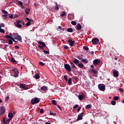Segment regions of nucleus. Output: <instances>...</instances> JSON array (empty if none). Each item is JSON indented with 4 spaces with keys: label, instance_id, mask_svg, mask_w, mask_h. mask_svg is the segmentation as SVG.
Segmentation results:
<instances>
[{
    "label": "nucleus",
    "instance_id": "nucleus-59",
    "mask_svg": "<svg viewBox=\"0 0 124 124\" xmlns=\"http://www.w3.org/2000/svg\"><path fill=\"white\" fill-rule=\"evenodd\" d=\"M26 20H27V21H29V22H30V21H31V19H30L29 17H27V18H26Z\"/></svg>",
    "mask_w": 124,
    "mask_h": 124
},
{
    "label": "nucleus",
    "instance_id": "nucleus-24",
    "mask_svg": "<svg viewBox=\"0 0 124 124\" xmlns=\"http://www.w3.org/2000/svg\"><path fill=\"white\" fill-rule=\"evenodd\" d=\"M81 62H85V63H88V60H87V59H82Z\"/></svg>",
    "mask_w": 124,
    "mask_h": 124
},
{
    "label": "nucleus",
    "instance_id": "nucleus-51",
    "mask_svg": "<svg viewBox=\"0 0 124 124\" xmlns=\"http://www.w3.org/2000/svg\"><path fill=\"white\" fill-rule=\"evenodd\" d=\"M64 79L65 80V81H67V77L66 76H64Z\"/></svg>",
    "mask_w": 124,
    "mask_h": 124
},
{
    "label": "nucleus",
    "instance_id": "nucleus-8",
    "mask_svg": "<svg viewBox=\"0 0 124 124\" xmlns=\"http://www.w3.org/2000/svg\"><path fill=\"white\" fill-rule=\"evenodd\" d=\"M12 120V118H9L7 121L5 120V117L3 118V124H8V122H10Z\"/></svg>",
    "mask_w": 124,
    "mask_h": 124
},
{
    "label": "nucleus",
    "instance_id": "nucleus-2",
    "mask_svg": "<svg viewBox=\"0 0 124 124\" xmlns=\"http://www.w3.org/2000/svg\"><path fill=\"white\" fill-rule=\"evenodd\" d=\"M14 39L18 40L19 42H22V37L17 34H14Z\"/></svg>",
    "mask_w": 124,
    "mask_h": 124
},
{
    "label": "nucleus",
    "instance_id": "nucleus-7",
    "mask_svg": "<svg viewBox=\"0 0 124 124\" xmlns=\"http://www.w3.org/2000/svg\"><path fill=\"white\" fill-rule=\"evenodd\" d=\"M99 42V39H98V38H96L93 39L92 41V42L93 44V45H94L95 44H97Z\"/></svg>",
    "mask_w": 124,
    "mask_h": 124
},
{
    "label": "nucleus",
    "instance_id": "nucleus-46",
    "mask_svg": "<svg viewBox=\"0 0 124 124\" xmlns=\"http://www.w3.org/2000/svg\"><path fill=\"white\" fill-rule=\"evenodd\" d=\"M16 24H21V21L19 20H16Z\"/></svg>",
    "mask_w": 124,
    "mask_h": 124
},
{
    "label": "nucleus",
    "instance_id": "nucleus-44",
    "mask_svg": "<svg viewBox=\"0 0 124 124\" xmlns=\"http://www.w3.org/2000/svg\"><path fill=\"white\" fill-rule=\"evenodd\" d=\"M30 25H31V22L28 21V22L26 23V26L27 27H29V26H30Z\"/></svg>",
    "mask_w": 124,
    "mask_h": 124
},
{
    "label": "nucleus",
    "instance_id": "nucleus-42",
    "mask_svg": "<svg viewBox=\"0 0 124 124\" xmlns=\"http://www.w3.org/2000/svg\"><path fill=\"white\" fill-rule=\"evenodd\" d=\"M12 41H13L11 40V39L9 40V44H13V42Z\"/></svg>",
    "mask_w": 124,
    "mask_h": 124
},
{
    "label": "nucleus",
    "instance_id": "nucleus-50",
    "mask_svg": "<svg viewBox=\"0 0 124 124\" xmlns=\"http://www.w3.org/2000/svg\"><path fill=\"white\" fill-rule=\"evenodd\" d=\"M19 4H20V5H23V2L21 1H18Z\"/></svg>",
    "mask_w": 124,
    "mask_h": 124
},
{
    "label": "nucleus",
    "instance_id": "nucleus-30",
    "mask_svg": "<svg viewBox=\"0 0 124 124\" xmlns=\"http://www.w3.org/2000/svg\"><path fill=\"white\" fill-rule=\"evenodd\" d=\"M39 64L42 66H44V65H45V63H43V62H39Z\"/></svg>",
    "mask_w": 124,
    "mask_h": 124
},
{
    "label": "nucleus",
    "instance_id": "nucleus-22",
    "mask_svg": "<svg viewBox=\"0 0 124 124\" xmlns=\"http://www.w3.org/2000/svg\"><path fill=\"white\" fill-rule=\"evenodd\" d=\"M73 62H74V63H75V64H78V63H79V60H77V59H75L73 61Z\"/></svg>",
    "mask_w": 124,
    "mask_h": 124
},
{
    "label": "nucleus",
    "instance_id": "nucleus-53",
    "mask_svg": "<svg viewBox=\"0 0 124 124\" xmlns=\"http://www.w3.org/2000/svg\"><path fill=\"white\" fill-rule=\"evenodd\" d=\"M40 113H44V110H43V109H40Z\"/></svg>",
    "mask_w": 124,
    "mask_h": 124
},
{
    "label": "nucleus",
    "instance_id": "nucleus-12",
    "mask_svg": "<svg viewBox=\"0 0 124 124\" xmlns=\"http://www.w3.org/2000/svg\"><path fill=\"white\" fill-rule=\"evenodd\" d=\"M113 73L114 77H118V76H119L118 72L116 70H113Z\"/></svg>",
    "mask_w": 124,
    "mask_h": 124
},
{
    "label": "nucleus",
    "instance_id": "nucleus-5",
    "mask_svg": "<svg viewBox=\"0 0 124 124\" xmlns=\"http://www.w3.org/2000/svg\"><path fill=\"white\" fill-rule=\"evenodd\" d=\"M6 38H9V39H11L14 42H16V41L14 39V38L12 37V34L10 33L9 35H6L5 36Z\"/></svg>",
    "mask_w": 124,
    "mask_h": 124
},
{
    "label": "nucleus",
    "instance_id": "nucleus-31",
    "mask_svg": "<svg viewBox=\"0 0 124 124\" xmlns=\"http://www.w3.org/2000/svg\"><path fill=\"white\" fill-rule=\"evenodd\" d=\"M51 102H52V104H53V105H57V103L56 102V100H52L51 101Z\"/></svg>",
    "mask_w": 124,
    "mask_h": 124
},
{
    "label": "nucleus",
    "instance_id": "nucleus-34",
    "mask_svg": "<svg viewBox=\"0 0 124 124\" xmlns=\"http://www.w3.org/2000/svg\"><path fill=\"white\" fill-rule=\"evenodd\" d=\"M7 16H8V15H3L2 17H4L3 19L4 20H6V18H7Z\"/></svg>",
    "mask_w": 124,
    "mask_h": 124
},
{
    "label": "nucleus",
    "instance_id": "nucleus-17",
    "mask_svg": "<svg viewBox=\"0 0 124 124\" xmlns=\"http://www.w3.org/2000/svg\"><path fill=\"white\" fill-rule=\"evenodd\" d=\"M41 90L45 92L46 91H47L48 88H47V87L46 86H43L41 88Z\"/></svg>",
    "mask_w": 124,
    "mask_h": 124
},
{
    "label": "nucleus",
    "instance_id": "nucleus-41",
    "mask_svg": "<svg viewBox=\"0 0 124 124\" xmlns=\"http://www.w3.org/2000/svg\"><path fill=\"white\" fill-rule=\"evenodd\" d=\"M9 100V96H7L5 97V100L6 102H7Z\"/></svg>",
    "mask_w": 124,
    "mask_h": 124
},
{
    "label": "nucleus",
    "instance_id": "nucleus-19",
    "mask_svg": "<svg viewBox=\"0 0 124 124\" xmlns=\"http://www.w3.org/2000/svg\"><path fill=\"white\" fill-rule=\"evenodd\" d=\"M92 72L96 75L97 74V71H96L94 68L92 69Z\"/></svg>",
    "mask_w": 124,
    "mask_h": 124
},
{
    "label": "nucleus",
    "instance_id": "nucleus-33",
    "mask_svg": "<svg viewBox=\"0 0 124 124\" xmlns=\"http://www.w3.org/2000/svg\"><path fill=\"white\" fill-rule=\"evenodd\" d=\"M71 24L73 26H76V24H77V23L75 21H73L71 22Z\"/></svg>",
    "mask_w": 124,
    "mask_h": 124
},
{
    "label": "nucleus",
    "instance_id": "nucleus-62",
    "mask_svg": "<svg viewBox=\"0 0 124 124\" xmlns=\"http://www.w3.org/2000/svg\"><path fill=\"white\" fill-rule=\"evenodd\" d=\"M58 29H59V30H61L62 29V27L59 26Z\"/></svg>",
    "mask_w": 124,
    "mask_h": 124
},
{
    "label": "nucleus",
    "instance_id": "nucleus-57",
    "mask_svg": "<svg viewBox=\"0 0 124 124\" xmlns=\"http://www.w3.org/2000/svg\"><path fill=\"white\" fill-rule=\"evenodd\" d=\"M50 114L51 115H56V113H53V112H50Z\"/></svg>",
    "mask_w": 124,
    "mask_h": 124
},
{
    "label": "nucleus",
    "instance_id": "nucleus-55",
    "mask_svg": "<svg viewBox=\"0 0 124 124\" xmlns=\"http://www.w3.org/2000/svg\"><path fill=\"white\" fill-rule=\"evenodd\" d=\"M78 60H82L83 58L81 57L80 56H78Z\"/></svg>",
    "mask_w": 124,
    "mask_h": 124
},
{
    "label": "nucleus",
    "instance_id": "nucleus-49",
    "mask_svg": "<svg viewBox=\"0 0 124 124\" xmlns=\"http://www.w3.org/2000/svg\"><path fill=\"white\" fill-rule=\"evenodd\" d=\"M64 49H65L66 50H67V49H69L68 46H64Z\"/></svg>",
    "mask_w": 124,
    "mask_h": 124
},
{
    "label": "nucleus",
    "instance_id": "nucleus-47",
    "mask_svg": "<svg viewBox=\"0 0 124 124\" xmlns=\"http://www.w3.org/2000/svg\"><path fill=\"white\" fill-rule=\"evenodd\" d=\"M11 61L13 62H16V60H15L13 58L11 59Z\"/></svg>",
    "mask_w": 124,
    "mask_h": 124
},
{
    "label": "nucleus",
    "instance_id": "nucleus-11",
    "mask_svg": "<svg viewBox=\"0 0 124 124\" xmlns=\"http://www.w3.org/2000/svg\"><path fill=\"white\" fill-rule=\"evenodd\" d=\"M84 113H81L78 115V118L77 119V121H80V120H83V115Z\"/></svg>",
    "mask_w": 124,
    "mask_h": 124
},
{
    "label": "nucleus",
    "instance_id": "nucleus-64",
    "mask_svg": "<svg viewBox=\"0 0 124 124\" xmlns=\"http://www.w3.org/2000/svg\"><path fill=\"white\" fill-rule=\"evenodd\" d=\"M45 124H51L50 123H48V122H46Z\"/></svg>",
    "mask_w": 124,
    "mask_h": 124
},
{
    "label": "nucleus",
    "instance_id": "nucleus-15",
    "mask_svg": "<svg viewBox=\"0 0 124 124\" xmlns=\"http://www.w3.org/2000/svg\"><path fill=\"white\" fill-rule=\"evenodd\" d=\"M76 27H77V30L78 31H80V30H81L82 29V26H81V25L78 23L76 25Z\"/></svg>",
    "mask_w": 124,
    "mask_h": 124
},
{
    "label": "nucleus",
    "instance_id": "nucleus-48",
    "mask_svg": "<svg viewBox=\"0 0 124 124\" xmlns=\"http://www.w3.org/2000/svg\"><path fill=\"white\" fill-rule=\"evenodd\" d=\"M119 90L121 93H124V89H123V88H119Z\"/></svg>",
    "mask_w": 124,
    "mask_h": 124
},
{
    "label": "nucleus",
    "instance_id": "nucleus-27",
    "mask_svg": "<svg viewBox=\"0 0 124 124\" xmlns=\"http://www.w3.org/2000/svg\"><path fill=\"white\" fill-rule=\"evenodd\" d=\"M16 27H17V28H22V25L20 24V23L16 24Z\"/></svg>",
    "mask_w": 124,
    "mask_h": 124
},
{
    "label": "nucleus",
    "instance_id": "nucleus-21",
    "mask_svg": "<svg viewBox=\"0 0 124 124\" xmlns=\"http://www.w3.org/2000/svg\"><path fill=\"white\" fill-rule=\"evenodd\" d=\"M83 98H84V95H79L78 96V99L79 100H83Z\"/></svg>",
    "mask_w": 124,
    "mask_h": 124
},
{
    "label": "nucleus",
    "instance_id": "nucleus-43",
    "mask_svg": "<svg viewBox=\"0 0 124 124\" xmlns=\"http://www.w3.org/2000/svg\"><path fill=\"white\" fill-rule=\"evenodd\" d=\"M83 49L86 51H88V50H89V47L88 46H84Z\"/></svg>",
    "mask_w": 124,
    "mask_h": 124
},
{
    "label": "nucleus",
    "instance_id": "nucleus-32",
    "mask_svg": "<svg viewBox=\"0 0 124 124\" xmlns=\"http://www.w3.org/2000/svg\"><path fill=\"white\" fill-rule=\"evenodd\" d=\"M119 96H114L113 98V100H115L116 101H117V100H119Z\"/></svg>",
    "mask_w": 124,
    "mask_h": 124
},
{
    "label": "nucleus",
    "instance_id": "nucleus-26",
    "mask_svg": "<svg viewBox=\"0 0 124 124\" xmlns=\"http://www.w3.org/2000/svg\"><path fill=\"white\" fill-rule=\"evenodd\" d=\"M85 108L86 109H91V108H92V105H87L85 107Z\"/></svg>",
    "mask_w": 124,
    "mask_h": 124
},
{
    "label": "nucleus",
    "instance_id": "nucleus-60",
    "mask_svg": "<svg viewBox=\"0 0 124 124\" xmlns=\"http://www.w3.org/2000/svg\"><path fill=\"white\" fill-rule=\"evenodd\" d=\"M20 7H21V8L22 9H24V6H23V5H20Z\"/></svg>",
    "mask_w": 124,
    "mask_h": 124
},
{
    "label": "nucleus",
    "instance_id": "nucleus-9",
    "mask_svg": "<svg viewBox=\"0 0 124 124\" xmlns=\"http://www.w3.org/2000/svg\"><path fill=\"white\" fill-rule=\"evenodd\" d=\"M12 71H13V72H14L15 75H14V77L16 78L18 77V73H19V71H18V70L15 69H13Z\"/></svg>",
    "mask_w": 124,
    "mask_h": 124
},
{
    "label": "nucleus",
    "instance_id": "nucleus-20",
    "mask_svg": "<svg viewBox=\"0 0 124 124\" xmlns=\"http://www.w3.org/2000/svg\"><path fill=\"white\" fill-rule=\"evenodd\" d=\"M78 67L80 68H83V67H84V64L82 63H79L78 64Z\"/></svg>",
    "mask_w": 124,
    "mask_h": 124
},
{
    "label": "nucleus",
    "instance_id": "nucleus-45",
    "mask_svg": "<svg viewBox=\"0 0 124 124\" xmlns=\"http://www.w3.org/2000/svg\"><path fill=\"white\" fill-rule=\"evenodd\" d=\"M65 15V12H62V13L61 14V16L62 17H63Z\"/></svg>",
    "mask_w": 124,
    "mask_h": 124
},
{
    "label": "nucleus",
    "instance_id": "nucleus-3",
    "mask_svg": "<svg viewBox=\"0 0 124 124\" xmlns=\"http://www.w3.org/2000/svg\"><path fill=\"white\" fill-rule=\"evenodd\" d=\"M98 87L100 91H101L102 92H104L105 91V85L103 84H99Z\"/></svg>",
    "mask_w": 124,
    "mask_h": 124
},
{
    "label": "nucleus",
    "instance_id": "nucleus-16",
    "mask_svg": "<svg viewBox=\"0 0 124 124\" xmlns=\"http://www.w3.org/2000/svg\"><path fill=\"white\" fill-rule=\"evenodd\" d=\"M8 118H10L11 119H13V117H14V115L13 114L12 112H9L8 115Z\"/></svg>",
    "mask_w": 124,
    "mask_h": 124
},
{
    "label": "nucleus",
    "instance_id": "nucleus-54",
    "mask_svg": "<svg viewBox=\"0 0 124 124\" xmlns=\"http://www.w3.org/2000/svg\"><path fill=\"white\" fill-rule=\"evenodd\" d=\"M0 26V27H2V28H3V27H4V24L1 23Z\"/></svg>",
    "mask_w": 124,
    "mask_h": 124
},
{
    "label": "nucleus",
    "instance_id": "nucleus-58",
    "mask_svg": "<svg viewBox=\"0 0 124 124\" xmlns=\"http://www.w3.org/2000/svg\"><path fill=\"white\" fill-rule=\"evenodd\" d=\"M9 17L10 18V19H12V18H13V15H11L9 16Z\"/></svg>",
    "mask_w": 124,
    "mask_h": 124
},
{
    "label": "nucleus",
    "instance_id": "nucleus-39",
    "mask_svg": "<svg viewBox=\"0 0 124 124\" xmlns=\"http://www.w3.org/2000/svg\"><path fill=\"white\" fill-rule=\"evenodd\" d=\"M68 83L69 84V85H70L72 83V81H71V78H70L68 80Z\"/></svg>",
    "mask_w": 124,
    "mask_h": 124
},
{
    "label": "nucleus",
    "instance_id": "nucleus-61",
    "mask_svg": "<svg viewBox=\"0 0 124 124\" xmlns=\"http://www.w3.org/2000/svg\"><path fill=\"white\" fill-rule=\"evenodd\" d=\"M93 67H94V66H93V65H92L91 66V68H93Z\"/></svg>",
    "mask_w": 124,
    "mask_h": 124
},
{
    "label": "nucleus",
    "instance_id": "nucleus-13",
    "mask_svg": "<svg viewBox=\"0 0 124 124\" xmlns=\"http://www.w3.org/2000/svg\"><path fill=\"white\" fill-rule=\"evenodd\" d=\"M20 88L21 89H23V90H29V88L27 87H26V85L25 84H21L20 85Z\"/></svg>",
    "mask_w": 124,
    "mask_h": 124
},
{
    "label": "nucleus",
    "instance_id": "nucleus-4",
    "mask_svg": "<svg viewBox=\"0 0 124 124\" xmlns=\"http://www.w3.org/2000/svg\"><path fill=\"white\" fill-rule=\"evenodd\" d=\"M64 68L67 70L68 72H71V66L68 64H65L64 65Z\"/></svg>",
    "mask_w": 124,
    "mask_h": 124
},
{
    "label": "nucleus",
    "instance_id": "nucleus-36",
    "mask_svg": "<svg viewBox=\"0 0 124 124\" xmlns=\"http://www.w3.org/2000/svg\"><path fill=\"white\" fill-rule=\"evenodd\" d=\"M59 9L60 8L59 7V6H58V4H56V6H55V10H59Z\"/></svg>",
    "mask_w": 124,
    "mask_h": 124
},
{
    "label": "nucleus",
    "instance_id": "nucleus-52",
    "mask_svg": "<svg viewBox=\"0 0 124 124\" xmlns=\"http://www.w3.org/2000/svg\"><path fill=\"white\" fill-rule=\"evenodd\" d=\"M78 106H79L78 105H76L75 106H74L73 108H78Z\"/></svg>",
    "mask_w": 124,
    "mask_h": 124
},
{
    "label": "nucleus",
    "instance_id": "nucleus-35",
    "mask_svg": "<svg viewBox=\"0 0 124 124\" xmlns=\"http://www.w3.org/2000/svg\"><path fill=\"white\" fill-rule=\"evenodd\" d=\"M2 12H3V13H4V14H5L7 15L8 14V13H7V11H5V10H2Z\"/></svg>",
    "mask_w": 124,
    "mask_h": 124
},
{
    "label": "nucleus",
    "instance_id": "nucleus-6",
    "mask_svg": "<svg viewBox=\"0 0 124 124\" xmlns=\"http://www.w3.org/2000/svg\"><path fill=\"white\" fill-rule=\"evenodd\" d=\"M100 63V60L99 59H95L93 61V64L94 65H98Z\"/></svg>",
    "mask_w": 124,
    "mask_h": 124
},
{
    "label": "nucleus",
    "instance_id": "nucleus-25",
    "mask_svg": "<svg viewBox=\"0 0 124 124\" xmlns=\"http://www.w3.org/2000/svg\"><path fill=\"white\" fill-rule=\"evenodd\" d=\"M30 11H31V9L30 8H27L25 10V12L27 15L29 14Z\"/></svg>",
    "mask_w": 124,
    "mask_h": 124
},
{
    "label": "nucleus",
    "instance_id": "nucleus-14",
    "mask_svg": "<svg viewBox=\"0 0 124 124\" xmlns=\"http://www.w3.org/2000/svg\"><path fill=\"white\" fill-rule=\"evenodd\" d=\"M0 112L2 114H4L5 112V108L4 106L0 107Z\"/></svg>",
    "mask_w": 124,
    "mask_h": 124
},
{
    "label": "nucleus",
    "instance_id": "nucleus-18",
    "mask_svg": "<svg viewBox=\"0 0 124 124\" xmlns=\"http://www.w3.org/2000/svg\"><path fill=\"white\" fill-rule=\"evenodd\" d=\"M38 44L42 45L43 47H46V44H45V43H44V42H43L39 41Z\"/></svg>",
    "mask_w": 124,
    "mask_h": 124
},
{
    "label": "nucleus",
    "instance_id": "nucleus-10",
    "mask_svg": "<svg viewBox=\"0 0 124 124\" xmlns=\"http://www.w3.org/2000/svg\"><path fill=\"white\" fill-rule=\"evenodd\" d=\"M68 42L69 43L70 46H73L74 43H75V41H72L71 39H69Z\"/></svg>",
    "mask_w": 124,
    "mask_h": 124
},
{
    "label": "nucleus",
    "instance_id": "nucleus-37",
    "mask_svg": "<svg viewBox=\"0 0 124 124\" xmlns=\"http://www.w3.org/2000/svg\"><path fill=\"white\" fill-rule=\"evenodd\" d=\"M44 53H45V54H46L47 55H49V54H50L49 51L47 50H44Z\"/></svg>",
    "mask_w": 124,
    "mask_h": 124
},
{
    "label": "nucleus",
    "instance_id": "nucleus-56",
    "mask_svg": "<svg viewBox=\"0 0 124 124\" xmlns=\"http://www.w3.org/2000/svg\"><path fill=\"white\" fill-rule=\"evenodd\" d=\"M15 48H16V49H19V46H15Z\"/></svg>",
    "mask_w": 124,
    "mask_h": 124
},
{
    "label": "nucleus",
    "instance_id": "nucleus-29",
    "mask_svg": "<svg viewBox=\"0 0 124 124\" xmlns=\"http://www.w3.org/2000/svg\"><path fill=\"white\" fill-rule=\"evenodd\" d=\"M67 31H68V32H72V31H73V30H72V28H68L67 30Z\"/></svg>",
    "mask_w": 124,
    "mask_h": 124
},
{
    "label": "nucleus",
    "instance_id": "nucleus-63",
    "mask_svg": "<svg viewBox=\"0 0 124 124\" xmlns=\"http://www.w3.org/2000/svg\"><path fill=\"white\" fill-rule=\"evenodd\" d=\"M80 109H81V108H78V111L79 112V111H80Z\"/></svg>",
    "mask_w": 124,
    "mask_h": 124
},
{
    "label": "nucleus",
    "instance_id": "nucleus-38",
    "mask_svg": "<svg viewBox=\"0 0 124 124\" xmlns=\"http://www.w3.org/2000/svg\"><path fill=\"white\" fill-rule=\"evenodd\" d=\"M111 104H112V105H116V101H112L111 102Z\"/></svg>",
    "mask_w": 124,
    "mask_h": 124
},
{
    "label": "nucleus",
    "instance_id": "nucleus-28",
    "mask_svg": "<svg viewBox=\"0 0 124 124\" xmlns=\"http://www.w3.org/2000/svg\"><path fill=\"white\" fill-rule=\"evenodd\" d=\"M35 79H39L40 78V76H39V74H37L35 75Z\"/></svg>",
    "mask_w": 124,
    "mask_h": 124
},
{
    "label": "nucleus",
    "instance_id": "nucleus-23",
    "mask_svg": "<svg viewBox=\"0 0 124 124\" xmlns=\"http://www.w3.org/2000/svg\"><path fill=\"white\" fill-rule=\"evenodd\" d=\"M70 64L71 65L72 68H76V66H75V65L73 62H71Z\"/></svg>",
    "mask_w": 124,
    "mask_h": 124
},
{
    "label": "nucleus",
    "instance_id": "nucleus-40",
    "mask_svg": "<svg viewBox=\"0 0 124 124\" xmlns=\"http://www.w3.org/2000/svg\"><path fill=\"white\" fill-rule=\"evenodd\" d=\"M0 32H2V33H4V32H5V31H4V30L1 28L0 29Z\"/></svg>",
    "mask_w": 124,
    "mask_h": 124
},
{
    "label": "nucleus",
    "instance_id": "nucleus-1",
    "mask_svg": "<svg viewBox=\"0 0 124 124\" xmlns=\"http://www.w3.org/2000/svg\"><path fill=\"white\" fill-rule=\"evenodd\" d=\"M40 101V100H39V98L36 97L31 99V103L32 105H34V104H36V103H39Z\"/></svg>",
    "mask_w": 124,
    "mask_h": 124
}]
</instances>
